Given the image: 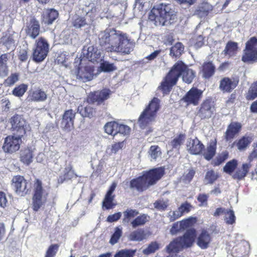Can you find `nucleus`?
<instances>
[{"label":"nucleus","instance_id":"38","mask_svg":"<svg viewBox=\"0 0 257 257\" xmlns=\"http://www.w3.org/2000/svg\"><path fill=\"white\" fill-rule=\"evenodd\" d=\"M117 123L116 122H109L104 125V130L107 134L116 137L117 136Z\"/></svg>","mask_w":257,"mask_h":257},{"label":"nucleus","instance_id":"33","mask_svg":"<svg viewBox=\"0 0 257 257\" xmlns=\"http://www.w3.org/2000/svg\"><path fill=\"white\" fill-rule=\"evenodd\" d=\"M216 142L215 141H211L207 147L206 150L203 154L204 158L207 160H211L216 152Z\"/></svg>","mask_w":257,"mask_h":257},{"label":"nucleus","instance_id":"36","mask_svg":"<svg viewBox=\"0 0 257 257\" xmlns=\"http://www.w3.org/2000/svg\"><path fill=\"white\" fill-rule=\"evenodd\" d=\"M215 71V66L211 62L205 63L202 66L203 76L209 78L212 76Z\"/></svg>","mask_w":257,"mask_h":257},{"label":"nucleus","instance_id":"3","mask_svg":"<svg viewBox=\"0 0 257 257\" xmlns=\"http://www.w3.org/2000/svg\"><path fill=\"white\" fill-rule=\"evenodd\" d=\"M150 21L154 22L156 26H168L177 19L176 15L170 5L161 4L154 7L149 15Z\"/></svg>","mask_w":257,"mask_h":257},{"label":"nucleus","instance_id":"25","mask_svg":"<svg viewBox=\"0 0 257 257\" xmlns=\"http://www.w3.org/2000/svg\"><path fill=\"white\" fill-rule=\"evenodd\" d=\"M241 128V125L239 122H231L228 126L225 132V137L227 141L233 138L234 136L237 134Z\"/></svg>","mask_w":257,"mask_h":257},{"label":"nucleus","instance_id":"61","mask_svg":"<svg viewBox=\"0 0 257 257\" xmlns=\"http://www.w3.org/2000/svg\"><path fill=\"white\" fill-rule=\"evenodd\" d=\"M195 172L193 170L190 169L188 170V172L187 173H185L182 177L181 179L185 183H189L192 179L193 176H194Z\"/></svg>","mask_w":257,"mask_h":257},{"label":"nucleus","instance_id":"15","mask_svg":"<svg viewBox=\"0 0 257 257\" xmlns=\"http://www.w3.org/2000/svg\"><path fill=\"white\" fill-rule=\"evenodd\" d=\"M12 185L15 188L16 192L19 195L24 196L28 190L26 180L23 176H16L12 179Z\"/></svg>","mask_w":257,"mask_h":257},{"label":"nucleus","instance_id":"54","mask_svg":"<svg viewBox=\"0 0 257 257\" xmlns=\"http://www.w3.org/2000/svg\"><path fill=\"white\" fill-rule=\"evenodd\" d=\"M19 79V75L17 73L12 74L5 81L6 86H9L14 84Z\"/></svg>","mask_w":257,"mask_h":257},{"label":"nucleus","instance_id":"42","mask_svg":"<svg viewBox=\"0 0 257 257\" xmlns=\"http://www.w3.org/2000/svg\"><path fill=\"white\" fill-rule=\"evenodd\" d=\"M218 175L213 170L208 171L205 175L204 181L207 184H213L218 178Z\"/></svg>","mask_w":257,"mask_h":257},{"label":"nucleus","instance_id":"47","mask_svg":"<svg viewBox=\"0 0 257 257\" xmlns=\"http://www.w3.org/2000/svg\"><path fill=\"white\" fill-rule=\"evenodd\" d=\"M257 97V81L252 83L250 86L246 98L248 100H253Z\"/></svg>","mask_w":257,"mask_h":257},{"label":"nucleus","instance_id":"64","mask_svg":"<svg viewBox=\"0 0 257 257\" xmlns=\"http://www.w3.org/2000/svg\"><path fill=\"white\" fill-rule=\"evenodd\" d=\"M182 230L181 228V226H180V225L179 223V222H175L174 223L171 229H170V233L172 235H175L176 234H177L178 232Z\"/></svg>","mask_w":257,"mask_h":257},{"label":"nucleus","instance_id":"23","mask_svg":"<svg viewBox=\"0 0 257 257\" xmlns=\"http://www.w3.org/2000/svg\"><path fill=\"white\" fill-rule=\"evenodd\" d=\"M238 82V81L234 79L224 77L220 81L219 88L224 92H230L236 87Z\"/></svg>","mask_w":257,"mask_h":257},{"label":"nucleus","instance_id":"48","mask_svg":"<svg viewBox=\"0 0 257 257\" xmlns=\"http://www.w3.org/2000/svg\"><path fill=\"white\" fill-rule=\"evenodd\" d=\"M122 228L119 227H117L115 228V231L111 236L109 242L113 245L117 243L119 239L120 236L122 235Z\"/></svg>","mask_w":257,"mask_h":257},{"label":"nucleus","instance_id":"8","mask_svg":"<svg viewBox=\"0 0 257 257\" xmlns=\"http://www.w3.org/2000/svg\"><path fill=\"white\" fill-rule=\"evenodd\" d=\"M35 46L33 50V59L36 62H41L48 55L49 45L45 39L41 37L36 41Z\"/></svg>","mask_w":257,"mask_h":257},{"label":"nucleus","instance_id":"44","mask_svg":"<svg viewBox=\"0 0 257 257\" xmlns=\"http://www.w3.org/2000/svg\"><path fill=\"white\" fill-rule=\"evenodd\" d=\"M149 153L151 160H156L161 155V149L158 146H152L150 148Z\"/></svg>","mask_w":257,"mask_h":257},{"label":"nucleus","instance_id":"14","mask_svg":"<svg viewBox=\"0 0 257 257\" xmlns=\"http://www.w3.org/2000/svg\"><path fill=\"white\" fill-rule=\"evenodd\" d=\"M76 78L82 82L91 80L93 77V70L90 66L80 67L75 72Z\"/></svg>","mask_w":257,"mask_h":257},{"label":"nucleus","instance_id":"2","mask_svg":"<svg viewBox=\"0 0 257 257\" xmlns=\"http://www.w3.org/2000/svg\"><path fill=\"white\" fill-rule=\"evenodd\" d=\"M181 75L183 81L190 84L195 76V72L193 70L189 69L182 61H178L173 66L164 81L162 82L160 87L164 92H169Z\"/></svg>","mask_w":257,"mask_h":257},{"label":"nucleus","instance_id":"4","mask_svg":"<svg viewBox=\"0 0 257 257\" xmlns=\"http://www.w3.org/2000/svg\"><path fill=\"white\" fill-rule=\"evenodd\" d=\"M164 174L162 168H156L144 172L142 176L132 180L130 182L131 189H136L138 191H143L153 185L161 179Z\"/></svg>","mask_w":257,"mask_h":257},{"label":"nucleus","instance_id":"35","mask_svg":"<svg viewBox=\"0 0 257 257\" xmlns=\"http://www.w3.org/2000/svg\"><path fill=\"white\" fill-rule=\"evenodd\" d=\"M21 161L25 164L29 165L32 162L33 155L32 151L29 149H25L21 152Z\"/></svg>","mask_w":257,"mask_h":257},{"label":"nucleus","instance_id":"31","mask_svg":"<svg viewBox=\"0 0 257 257\" xmlns=\"http://www.w3.org/2000/svg\"><path fill=\"white\" fill-rule=\"evenodd\" d=\"M8 55L3 54L0 57V77L3 78L8 74V68L7 66Z\"/></svg>","mask_w":257,"mask_h":257},{"label":"nucleus","instance_id":"55","mask_svg":"<svg viewBox=\"0 0 257 257\" xmlns=\"http://www.w3.org/2000/svg\"><path fill=\"white\" fill-rule=\"evenodd\" d=\"M59 248L58 244H52L47 249L45 257H54Z\"/></svg>","mask_w":257,"mask_h":257},{"label":"nucleus","instance_id":"5","mask_svg":"<svg viewBox=\"0 0 257 257\" xmlns=\"http://www.w3.org/2000/svg\"><path fill=\"white\" fill-rule=\"evenodd\" d=\"M195 237V230L188 229L183 237L176 238L167 247L169 252H177L184 247H190L193 243Z\"/></svg>","mask_w":257,"mask_h":257},{"label":"nucleus","instance_id":"40","mask_svg":"<svg viewBox=\"0 0 257 257\" xmlns=\"http://www.w3.org/2000/svg\"><path fill=\"white\" fill-rule=\"evenodd\" d=\"M252 139L249 137H243L237 143V149L241 151L244 150L251 142Z\"/></svg>","mask_w":257,"mask_h":257},{"label":"nucleus","instance_id":"19","mask_svg":"<svg viewBox=\"0 0 257 257\" xmlns=\"http://www.w3.org/2000/svg\"><path fill=\"white\" fill-rule=\"evenodd\" d=\"M116 186L117 183L113 182L105 196L102 202V206L106 209H111L115 206V204L113 203L115 196L112 195V193L115 190Z\"/></svg>","mask_w":257,"mask_h":257},{"label":"nucleus","instance_id":"37","mask_svg":"<svg viewBox=\"0 0 257 257\" xmlns=\"http://www.w3.org/2000/svg\"><path fill=\"white\" fill-rule=\"evenodd\" d=\"M149 216L145 214H143L136 217L131 222V224L134 228L139 226L144 225L149 221Z\"/></svg>","mask_w":257,"mask_h":257},{"label":"nucleus","instance_id":"59","mask_svg":"<svg viewBox=\"0 0 257 257\" xmlns=\"http://www.w3.org/2000/svg\"><path fill=\"white\" fill-rule=\"evenodd\" d=\"M228 157V153L226 151L222 152L219 155H218L214 163L215 165L218 166L226 160Z\"/></svg>","mask_w":257,"mask_h":257},{"label":"nucleus","instance_id":"63","mask_svg":"<svg viewBox=\"0 0 257 257\" xmlns=\"http://www.w3.org/2000/svg\"><path fill=\"white\" fill-rule=\"evenodd\" d=\"M124 146V143L123 141L116 143L112 145L111 151L114 153H116L120 149H121Z\"/></svg>","mask_w":257,"mask_h":257},{"label":"nucleus","instance_id":"58","mask_svg":"<svg viewBox=\"0 0 257 257\" xmlns=\"http://www.w3.org/2000/svg\"><path fill=\"white\" fill-rule=\"evenodd\" d=\"M159 248V244L156 242H152L147 248L144 249L143 252L146 254H149L154 252Z\"/></svg>","mask_w":257,"mask_h":257},{"label":"nucleus","instance_id":"21","mask_svg":"<svg viewBox=\"0 0 257 257\" xmlns=\"http://www.w3.org/2000/svg\"><path fill=\"white\" fill-rule=\"evenodd\" d=\"M249 244L245 241H242L240 243L233 247L232 254L234 257H244L248 254Z\"/></svg>","mask_w":257,"mask_h":257},{"label":"nucleus","instance_id":"7","mask_svg":"<svg viewBox=\"0 0 257 257\" xmlns=\"http://www.w3.org/2000/svg\"><path fill=\"white\" fill-rule=\"evenodd\" d=\"M241 60L243 62L253 63L257 62V38L253 37L246 42Z\"/></svg>","mask_w":257,"mask_h":257},{"label":"nucleus","instance_id":"20","mask_svg":"<svg viewBox=\"0 0 257 257\" xmlns=\"http://www.w3.org/2000/svg\"><path fill=\"white\" fill-rule=\"evenodd\" d=\"M75 112L72 109L66 110L63 115L62 126L66 130H70L73 126Z\"/></svg>","mask_w":257,"mask_h":257},{"label":"nucleus","instance_id":"43","mask_svg":"<svg viewBox=\"0 0 257 257\" xmlns=\"http://www.w3.org/2000/svg\"><path fill=\"white\" fill-rule=\"evenodd\" d=\"M45 14L49 25L52 24L58 16V12L53 9L46 10Z\"/></svg>","mask_w":257,"mask_h":257},{"label":"nucleus","instance_id":"29","mask_svg":"<svg viewBox=\"0 0 257 257\" xmlns=\"http://www.w3.org/2000/svg\"><path fill=\"white\" fill-rule=\"evenodd\" d=\"M185 139V136L184 134H180L177 137H175L167 145L168 149L171 150L173 149H178L181 145L183 143Z\"/></svg>","mask_w":257,"mask_h":257},{"label":"nucleus","instance_id":"17","mask_svg":"<svg viewBox=\"0 0 257 257\" xmlns=\"http://www.w3.org/2000/svg\"><path fill=\"white\" fill-rule=\"evenodd\" d=\"M83 53L90 61L97 62L100 59V51L93 46L88 47L85 46L83 49Z\"/></svg>","mask_w":257,"mask_h":257},{"label":"nucleus","instance_id":"39","mask_svg":"<svg viewBox=\"0 0 257 257\" xmlns=\"http://www.w3.org/2000/svg\"><path fill=\"white\" fill-rule=\"evenodd\" d=\"M212 6L207 3H202L198 8L197 14L200 17L206 16L212 11Z\"/></svg>","mask_w":257,"mask_h":257},{"label":"nucleus","instance_id":"13","mask_svg":"<svg viewBox=\"0 0 257 257\" xmlns=\"http://www.w3.org/2000/svg\"><path fill=\"white\" fill-rule=\"evenodd\" d=\"M12 128L16 132V135L23 137L25 134L27 130V124L25 120L20 115H16L11 119Z\"/></svg>","mask_w":257,"mask_h":257},{"label":"nucleus","instance_id":"62","mask_svg":"<svg viewBox=\"0 0 257 257\" xmlns=\"http://www.w3.org/2000/svg\"><path fill=\"white\" fill-rule=\"evenodd\" d=\"M181 216L182 215L179 212L178 209L175 211H170L168 213V217L169 218V220L171 222L175 221Z\"/></svg>","mask_w":257,"mask_h":257},{"label":"nucleus","instance_id":"30","mask_svg":"<svg viewBox=\"0 0 257 257\" xmlns=\"http://www.w3.org/2000/svg\"><path fill=\"white\" fill-rule=\"evenodd\" d=\"M184 51V45L181 42H177L170 49V55L172 57H179Z\"/></svg>","mask_w":257,"mask_h":257},{"label":"nucleus","instance_id":"26","mask_svg":"<svg viewBox=\"0 0 257 257\" xmlns=\"http://www.w3.org/2000/svg\"><path fill=\"white\" fill-rule=\"evenodd\" d=\"M211 239L209 233L205 230H203L198 237L197 245L202 249L207 248L211 241Z\"/></svg>","mask_w":257,"mask_h":257},{"label":"nucleus","instance_id":"50","mask_svg":"<svg viewBox=\"0 0 257 257\" xmlns=\"http://www.w3.org/2000/svg\"><path fill=\"white\" fill-rule=\"evenodd\" d=\"M224 220L228 224H232L235 221V216L232 210H227L225 213Z\"/></svg>","mask_w":257,"mask_h":257},{"label":"nucleus","instance_id":"32","mask_svg":"<svg viewBox=\"0 0 257 257\" xmlns=\"http://www.w3.org/2000/svg\"><path fill=\"white\" fill-rule=\"evenodd\" d=\"M77 112H79L82 117H87L89 118L93 117L95 113L94 109L90 106L83 107L82 105H79L77 108Z\"/></svg>","mask_w":257,"mask_h":257},{"label":"nucleus","instance_id":"60","mask_svg":"<svg viewBox=\"0 0 257 257\" xmlns=\"http://www.w3.org/2000/svg\"><path fill=\"white\" fill-rule=\"evenodd\" d=\"M191 207L192 206L189 203L185 202L182 203L178 209L182 216L184 214L188 213L190 211Z\"/></svg>","mask_w":257,"mask_h":257},{"label":"nucleus","instance_id":"28","mask_svg":"<svg viewBox=\"0 0 257 257\" xmlns=\"http://www.w3.org/2000/svg\"><path fill=\"white\" fill-rule=\"evenodd\" d=\"M237 45L238 44L236 42L232 41L228 42L222 52V54H224L228 58L235 56L238 49Z\"/></svg>","mask_w":257,"mask_h":257},{"label":"nucleus","instance_id":"45","mask_svg":"<svg viewBox=\"0 0 257 257\" xmlns=\"http://www.w3.org/2000/svg\"><path fill=\"white\" fill-rule=\"evenodd\" d=\"M1 41L9 49H13L14 47L15 41L13 36L11 35H6L3 37Z\"/></svg>","mask_w":257,"mask_h":257},{"label":"nucleus","instance_id":"24","mask_svg":"<svg viewBox=\"0 0 257 257\" xmlns=\"http://www.w3.org/2000/svg\"><path fill=\"white\" fill-rule=\"evenodd\" d=\"M28 98L32 101L43 102L47 99V95L44 91L38 88L31 91Z\"/></svg>","mask_w":257,"mask_h":257},{"label":"nucleus","instance_id":"12","mask_svg":"<svg viewBox=\"0 0 257 257\" xmlns=\"http://www.w3.org/2000/svg\"><path fill=\"white\" fill-rule=\"evenodd\" d=\"M215 111L214 105L211 100L207 99L203 101L199 107L197 115L201 119L210 118Z\"/></svg>","mask_w":257,"mask_h":257},{"label":"nucleus","instance_id":"1","mask_svg":"<svg viewBox=\"0 0 257 257\" xmlns=\"http://www.w3.org/2000/svg\"><path fill=\"white\" fill-rule=\"evenodd\" d=\"M98 43L108 52L129 54L133 51V44L127 35L115 29H106L98 35Z\"/></svg>","mask_w":257,"mask_h":257},{"label":"nucleus","instance_id":"34","mask_svg":"<svg viewBox=\"0 0 257 257\" xmlns=\"http://www.w3.org/2000/svg\"><path fill=\"white\" fill-rule=\"evenodd\" d=\"M127 237L131 241H140L145 238V232L142 229H138L131 232Z\"/></svg>","mask_w":257,"mask_h":257},{"label":"nucleus","instance_id":"22","mask_svg":"<svg viewBox=\"0 0 257 257\" xmlns=\"http://www.w3.org/2000/svg\"><path fill=\"white\" fill-rule=\"evenodd\" d=\"M27 36L32 39L36 38L39 34L40 25L35 19H32L25 29Z\"/></svg>","mask_w":257,"mask_h":257},{"label":"nucleus","instance_id":"18","mask_svg":"<svg viewBox=\"0 0 257 257\" xmlns=\"http://www.w3.org/2000/svg\"><path fill=\"white\" fill-rule=\"evenodd\" d=\"M110 91L108 89H103L100 91H96L89 94L88 101L90 102H97L100 103L109 97Z\"/></svg>","mask_w":257,"mask_h":257},{"label":"nucleus","instance_id":"46","mask_svg":"<svg viewBox=\"0 0 257 257\" xmlns=\"http://www.w3.org/2000/svg\"><path fill=\"white\" fill-rule=\"evenodd\" d=\"M237 165V161L232 160L227 162L223 167V170L226 173L231 175Z\"/></svg>","mask_w":257,"mask_h":257},{"label":"nucleus","instance_id":"16","mask_svg":"<svg viewBox=\"0 0 257 257\" xmlns=\"http://www.w3.org/2000/svg\"><path fill=\"white\" fill-rule=\"evenodd\" d=\"M186 147L187 151L192 155L199 154L204 148L203 144L196 137L188 139Z\"/></svg>","mask_w":257,"mask_h":257},{"label":"nucleus","instance_id":"51","mask_svg":"<svg viewBox=\"0 0 257 257\" xmlns=\"http://www.w3.org/2000/svg\"><path fill=\"white\" fill-rule=\"evenodd\" d=\"M135 252L131 249H121L116 253L114 257H133Z\"/></svg>","mask_w":257,"mask_h":257},{"label":"nucleus","instance_id":"49","mask_svg":"<svg viewBox=\"0 0 257 257\" xmlns=\"http://www.w3.org/2000/svg\"><path fill=\"white\" fill-rule=\"evenodd\" d=\"M169 205L168 200L160 199L154 203V207L158 210H165Z\"/></svg>","mask_w":257,"mask_h":257},{"label":"nucleus","instance_id":"9","mask_svg":"<svg viewBox=\"0 0 257 257\" xmlns=\"http://www.w3.org/2000/svg\"><path fill=\"white\" fill-rule=\"evenodd\" d=\"M21 138V136L17 135L7 137L3 146L4 151L7 153L13 154L18 151L22 143Z\"/></svg>","mask_w":257,"mask_h":257},{"label":"nucleus","instance_id":"11","mask_svg":"<svg viewBox=\"0 0 257 257\" xmlns=\"http://www.w3.org/2000/svg\"><path fill=\"white\" fill-rule=\"evenodd\" d=\"M203 91L195 87H192L181 99V101L186 103L187 105L198 104L202 97Z\"/></svg>","mask_w":257,"mask_h":257},{"label":"nucleus","instance_id":"53","mask_svg":"<svg viewBox=\"0 0 257 257\" xmlns=\"http://www.w3.org/2000/svg\"><path fill=\"white\" fill-rule=\"evenodd\" d=\"M131 131L130 127L124 124H119L117 123L116 132L118 135H122L124 136L129 134Z\"/></svg>","mask_w":257,"mask_h":257},{"label":"nucleus","instance_id":"41","mask_svg":"<svg viewBox=\"0 0 257 257\" xmlns=\"http://www.w3.org/2000/svg\"><path fill=\"white\" fill-rule=\"evenodd\" d=\"M123 221L128 223L131 218L135 217L139 214V212L136 209L128 208L123 212Z\"/></svg>","mask_w":257,"mask_h":257},{"label":"nucleus","instance_id":"10","mask_svg":"<svg viewBox=\"0 0 257 257\" xmlns=\"http://www.w3.org/2000/svg\"><path fill=\"white\" fill-rule=\"evenodd\" d=\"M46 198L44 195V190L42 183L37 180L34 184V194L33 197V208L35 211H38L45 202Z\"/></svg>","mask_w":257,"mask_h":257},{"label":"nucleus","instance_id":"27","mask_svg":"<svg viewBox=\"0 0 257 257\" xmlns=\"http://www.w3.org/2000/svg\"><path fill=\"white\" fill-rule=\"evenodd\" d=\"M251 167V165L249 163L242 164L241 167L232 175V177L234 179L238 180L243 179L246 176Z\"/></svg>","mask_w":257,"mask_h":257},{"label":"nucleus","instance_id":"56","mask_svg":"<svg viewBox=\"0 0 257 257\" xmlns=\"http://www.w3.org/2000/svg\"><path fill=\"white\" fill-rule=\"evenodd\" d=\"M100 68L104 72L113 71L116 69V67L112 63L104 61L101 64Z\"/></svg>","mask_w":257,"mask_h":257},{"label":"nucleus","instance_id":"6","mask_svg":"<svg viewBox=\"0 0 257 257\" xmlns=\"http://www.w3.org/2000/svg\"><path fill=\"white\" fill-rule=\"evenodd\" d=\"M159 108L160 100L154 97L139 117L138 122L142 128H144L148 124L154 121Z\"/></svg>","mask_w":257,"mask_h":257},{"label":"nucleus","instance_id":"52","mask_svg":"<svg viewBox=\"0 0 257 257\" xmlns=\"http://www.w3.org/2000/svg\"><path fill=\"white\" fill-rule=\"evenodd\" d=\"M27 86L25 84H21L16 87L13 91V93L16 96H22L26 91Z\"/></svg>","mask_w":257,"mask_h":257},{"label":"nucleus","instance_id":"57","mask_svg":"<svg viewBox=\"0 0 257 257\" xmlns=\"http://www.w3.org/2000/svg\"><path fill=\"white\" fill-rule=\"evenodd\" d=\"M85 19L82 17L76 16L74 18L73 25L76 28H80L86 25Z\"/></svg>","mask_w":257,"mask_h":257}]
</instances>
